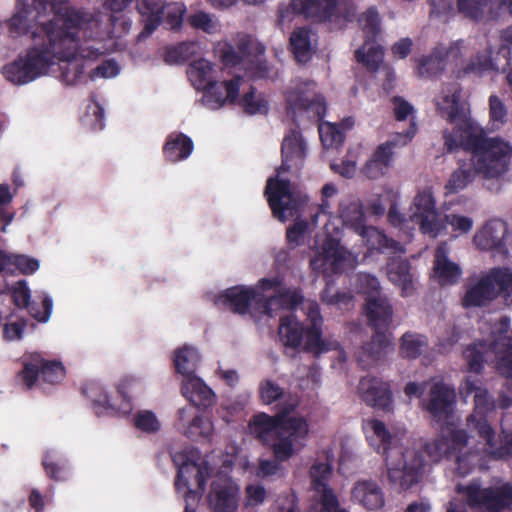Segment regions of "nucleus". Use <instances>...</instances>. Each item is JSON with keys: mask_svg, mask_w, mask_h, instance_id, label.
<instances>
[{"mask_svg": "<svg viewBox=\"0 0 512 512\" xmlns=\"http://www.w3.org/2000/svg\"><path fill=\"white\" fill-rule=\"evenodd\" d=\"M69 0H36L54 18L32 32L34 45L3 67L4 77L17 85L27 84L48 73L56 62H67L62 72L65 82L77 85L96 76V47L90 29L93 17L68 7Z\"/></svg>", "mask_w": 512, "mask_h": 512, "instance_id": "nucleus-1", "label": "nucleus"}, {"mask_svg": "<svg viewBox=\"0 0 512 512\" xmlns=\"http://www.w3.org/2000/svg\"><path fill=\"white\" fill-rule=\"evenodd\" d=\"M364 430L370 445L384 456L386 476L391 485L408 490L421 480L427 465L422 448L396 446V438L377 419L366 421Z\"/></svg>", "mask_w": 512, "mask_h": 512, "instance_id": "nucleus-2", "label": "nucleus"}, {"mask_svg": "<svg viewBox=\"0 0 512 512\" xmlns=\"http://www.w3.org/2000/svg\"><path fill=\"white\" fill-rule=\"evenodd\" d=\"M297 397L288 399L275 417L261 413L255 415L250 422L251 433L262 443L268 445L273 456L289 460L297 455L305 446L309 426L302 416L287 414L298 406Z\"/></svg>", "mask_w": 512, "mask_h": 512, "instance_id": "nucleus-3", "label": "nucleus"}, {"mask_svg": "<svg viewBox=\"0 0 512 512\" xmlns=\"http://www.w3.org/2000/svg\"><path fill=\"white\" fill-rule=\"evenodd\" d=\"M301 299L298 291L285 288L278 278H263L254 287L239 285L224 290L215 303L238 314L274 316L281 309L296 308Z\"/></svg>", "mask_w": 512, "mask_h": 512, "instance_id": "nucleus-4", "label": "nucleus"}, {"mask_svg": "<svg viewBox=\"0 0 512 512\" xmlns=\"http://www.w3.org/2000/svg\"><path fill=\"white\" fill-rule=\"evenodd\" d=\"M282 165L276 178L267 181L265 194L273 215L281 222L295 217L307 204L308 196L282 176L283 171L299 169L306 156V143L299 131L291 129L282 142Z\"/></svg>", "mask_w": 512, "mask_h": 512, "instance_id": "nucleus-5", "label": "nucleus"}, {"mask_svg": "<svg viewBox=\"0 0 512 512\" xmlns=\"http://www.w3.org/2000/svg\"><path fill=\"white\" fill-rule=\"evenodd\" d=\"M300 303H302V310L310 321V326L305 328L293 314L282 317L278 333L283 345L311 352L314 355L336 351L339 362H344L346 353L341 349L339 343L336 340L321 338L322 317L318 304L311 300L303 302V298L298 304Z\"/></svg>", "mask_w": 512, "mask_h": 512, "instance_id": "nucleus-6", "label": "nucleus"}, {"mask_svg": "<svg viewBox=\"0 0 512 512\" xmlns=\"http://www.w3.org/2000/svg\"><path fill=\"white\" fill-rule=\"evenodd\" d=\"M173 462L178 468L176 491L185 498L187 503L184 512H195L190 506L199 501L206 478L214 472V456L201 457L198 450L185 448L173 454Z\"/></svg>", "mask_w": 512, "mask_h": 512, "instance_id": "nucleus-7", "label": "nucleus"}, {"mask_svg": "<svg viewBox=\"0 0 512 512\" xmlns=\"http://www.w3.org/2000/svg\"><path fill=\"white\" fill-rule=\"evenodd\" d=\"M410 220L419 226L421 232L431 237L438 236L450 225L457 235L468 234L474 221L471 217L460 214H447L442 216L436 209L435 199L428 190L419 192L410 206Z\"/></svg>", "mask_w": 512, "mask_h": 512, "instance_id": "nucleus-8", "label": "nucleus"}, {"mask_svg": "<svg viewBox=\"0 0 512 512\" xmlns=\"http://www.w3.org/2000/svg\"><path fill=\"white\" fill-rule=\"evenodd\" d=\"M339 227L329 217L325 222L322 233H317L314 239V256L310 259L311 269L324 276H331L342 271L346 266H353V255L341 245L338 238Z\"/></svg>", "mask_w": 512, "mask_h": 512, "instance_id": "nucleus-9", "label": "nucleus"}, {"mask_svg": "<svg viewBox=\"0 0 512 512\" xmlns=\"http://www.w3.org/2000/svg\"><path fill=\"white\" fill-rule=\"evenodd\" d=\"M471 393H474V411L467 418V429L479 441L480 446L477 449L493 457H502L505 453L493 448L494 431L486 417L494 409V403L476 380L467 378L460 387V394L468 396Z\"/></svg>", "mask_w": 512, "mask_h": 512, "instance_id": "nucleus-10", "label": "nucleus"}, {"mask_svg": "<svg viewBox=\"0 0 512 512\" xmlns=\"http://www.w3.org/2000/svg\"><path fill=\"white\" fill-rule=\"evenodd\" d=\"M456 491L461 499L450 501L447 512H465L466 504L475 509H485L487 512H502L512 504V485L499 483L497 485L481 488L479 483L471 482L468 485H457Z\"/></svg>", "mask_w": 512, "mask_h": 512, "instance_id": "nucleus-11", "label": "nucleus"}, {"mask_svg": "<svg viewBox=\"0 0 512 512\" xmlns=\"http://www.w3.org/2000/svg\"><path fill=\"white\" fill-rule=\"evenodd\" d=\"M512 146L501 138L480 139L468 160L477 175L485 179L499 178L509 168Z\"/></svg>", "mask_w": 512, "mask_h": 512, "instance_id": "nucleus-12", "label": "nucleus"}, {"mask_svg": "<svg viewBox=\"0 0 512 512\" xmlns=\"http://www.w3.org/2000/svg\"><path fill=\"white\" fill-rule=\"evenodd\" d=\"M479 446V441L475 435L467 434L465 430H454L450 432V439L438 438L427 444L422 451L425 459L427 455L431 461L435 462L443 456L460 452L461 454L456 457L458 470L460 474H466L473 466V463L466 464V455L472 453V451L483 452V450L477 449Z\"/></svg>", "mask_w": 512, "mask_h": 512, "instance_id": "nucleus-13", "label": "nucleus"}, {"mask_svg": "<svg viewBox=\"0 0 512 512\" xmlns=\"http://www.w3.org/2000/svg\"><path fill=\"white\" fill-rule=\"evenodd\" d=\"M479 446V441L475 435L467 434L465 430H454L450 432V439L438 438L427 444L422 451L425 459L427 455L431 461L435 462L443 456L460 452L461 454L456 457L458 470L460 474H466L473 466V463L466 464V455L472 453V451L483 452V450L477 449Z\"/></svg>", "mask_w": 512, "mask_h": 512, "instance_id": "nucleus-14", "label": "nucleus"}, {"mask_svg": "<svg viewBox=\"0 0 512 512\" xmlns=\"http://www.w3.org/2000/svg\"><path fill=\"white\" fill-rule=\"evenodd\" d=\"M471 48V41L463 39L438 43L429 56L418 60L417 72L421 77H431L442 73L447 65L459 66Z\"/></svg>", "mask_w": 512, "mask_h": 512, "instance_id": "nucleus-15", "label": "nucleus"}, {"mask_svg": "<svg viewBox=\"0 0 512 512\" xmlns=\"http://www.w3.org/2000/svg\"><path fill=\"white\" fill-rule=\"evenodd\" d=\"M287 109L293 117L297 113H308L310 117H321L325 112L323 97L316 92L312 81L295 79L286 92Z\"/></svg>", "mask_w": 512, "mask_h": 512, "instance_id": "nucleus-16", "label": "nucleus"}, {"mask_svg": "<svg viewBox=\"0 0 512 512\" xmlns=\"http://www.w3.org/2000/svg\"><path fill=\"white\" fill-rule=\"evenodd\" d=\"M509 228L501 219H490L480 226L473 235L472 243L480 251L505 258L508 255Z\"/></svg>", "mask_w": 512, "mask_h": 512, "instance_id": "nucleus-17", "label": "nucleus"}, {"mask_svg": "<svg viewBox=\"0 0 512 512\" xmlns=\"http://www.w3.org/2000/svg\"><path fill=\"white\" fill-rule=\"evenodd\" d=\"M510 327L508 317H500L490 327L489 349L494 354L497 371L503 376L512 378V339L505 333Z\"/></svg>", "mask_w": 512, "mask_h": 512, "instance_id": "nucleus-18", "label": "nucleus"}, {"mask_svg": "<svg viewBox=\"0 0 512 512\" xmlns=\"http://www.w3.org/2000/svg\"><path fill=\"white\" fill-rule=\"evenodd\" d=\"M240 487L231 477L219 473L213 479L208 494L212 512H237L240 504Z\"/></svg>", "mask_w": 512, "mask_h": 512, "instance_id": "nucleus-19", "label": "nucleus"}, {"mask_svg": "<svg viewBox=\"0 0 512 512\" xmlns=\"http://www.w3.org/2000/svg\"><path fill=\"white\" fill-rule=\"evenodd\" d=\"M455 399L454 389L443 382H436L430 387L424 407L436 423L449 425L452 423Z\"/></svg>", "mask_w": 512, "mask_h": 512, "instance_id": "nucleus-20", "label": "nucleus"}, {"mask_svg": "<svg viewBox=\"0 0 512 512\" xmlns=\"http://www.w3.org/2000/svg\"><path fill=\"white\" fill-rule=\"evenodd\" d=\"M238 52L240 54L239 63L253 78H269L270 70L264 60V47L252 37L243 35L237 42Z\"/></svg>", "mask_w": 512, "mask_h": 512, "instance_id": "nucleus-21", "label": "nucleus"}, {"mask_svg": "<svg viewBox=\"0 0 512 512\" xmlns=\"http://www.w3.org/2000/svg\"><path fill=\"white\" fill-rule=\"evenodd\" d=\"M452 131H443L444 148L447 152H454L459 149H472L478 143L480 129L469 116L461 120H449Z\"/></svg>", "mask_w": 512, "mask_h": 512, "instance_id": "nucleus-22", "label": "nucleus"}, {"mask_svg": "<svg viewBox=\"0 0 512 512\" xmlns=\"http://www.w3.org/2000/svg\"><path fill=\"white\" fill-rule=\"evenodd\" d=\"M358 393L366 404L376 409L389 411L392 407L389 386L378 378L371 376L362 377L359 381Z\"/></svg>", "mask_w": 512, "mask_h": 512, "instance_id": "nucleus-23", "label": "nucleus"}, {"mask_svg": "<svg viewBox=\"0 0 512 512\" xmlns=\"http://www.w3.org/2000/svg\"><path fill=\"white\" fill-rule=\"evenodd\" d=\"M352 501L368 511H378L385 505V493L380 484L372 479L356 481L351 490Z\"/></svg>", "mask_w": 512, "mask_h": 512, "instance_id": "nucleus-24", "label": "nucleus"}, {"mask_svg": "<svg viewBox=\"0 0 512 512\" xmlns=\"http://www.w3.org/2000/svg\"><path fill=\"white\" fill-rule=\"evenodd\" d=\"M243 82L241 77L224 82L216 81L204 92L201 99L203 106L210 110H217L227 103L234 102Z\"/></svg>", "mask_w": 512, "mask_h": 512, "instance_id": "nucleus-25", "label": "nucleus"}, {"mask_svg": "<svg viewBox=\"0 0 512 512\" xmlns=\"http://www.w3.org/2000/svg\"><path fill=\"white\" fill-rule=\"evenodd\" d=\"M393 351L394 344L390 336L376 333L370 342L362 346L357 360L364 368H368L384 361Z\"/></svg>", "mask_w": 512, "mask_h": 512, "instance_id": "nucleus-26", "label": "nucleus"}, {"mask_svg": "<svg viewBox=\"0 0 512 512\" xmlns=\"http://www.w3.org/2000/svg\"><path fill=\"white\" fill-rule=\"evenodd\" d=\"M436 105L443 118L449 120H461L469 116L465 103L460 101V88L451 83L443 86L441 93L436 98Z\"/></svg>", "mask_w": 512, "mask_h": 512, "instance_id": "nucleus-27", "label": "nucleus"}, {"mask_svg": "<svg viewBox=\"0 0 512 512\" xmlns=\"http://www.w3.org/2000/svg\"><path fill=\"white\" fill-rule=\"evenodd\" d=\"M449 252L446 242L440 243L435 250L433 276L441 285L454 284L461 276V268L449 258Z\"/></svg>", "mask_w": 512, "mask_h": 512, "instance_id": "nucleus-28", "label": "nucleus"}, {"mask_svg": "<svg viewBox=\"0 0 512 512\" xmlns=\"http://www.w3.org/2000/svg\"><path fill=\"white\" fill-rule=\"evenodd\" d=\"M399 193L393 188H385L382 193L378 194L375 199L370 202V209L375 215H383L386 211V207L389 206L388 219L394 226L401 228H410L409 223H413L410 220L404 218L397 207V201Z\"/></svg>", "mask_w": 512, "mask_h": 512, "instance_id": "nucleus-29", "label": "nucleus"}, {"mask_svg": "<svg viewBox=\"0 0 512 512\" xmlns=\"http://www.w3.org/2000/svg\"><path fill=\"white\" fill-rule=\"evenodd\" d=\"M497 298L489 272L483 275L477 282L467 287L462 305L465 308L480 307Z\"/></svg>", "mask_w": 512, "mask_h": 512, "instance_id": "nucleus-30", "label": "nucleus"}, {"mask_svg": "<svg viewBox=\"0 0 512 512\" xmlns=\"http://www.w3.org/2000/svg\"><path fill=\"white\" fill-rule=\"evenodd\" d=\"M182 395L193 405L208 408L216 402L215 393L197 376L182 380Z\"/></svg>", "mask_w": 512, "mask_h": 512, "instance_id": "nucleus-31", "label": "nucleus"}, {"mask_svg": "<svg viewBox=\"0 0 512 512\" xmlns=\"http://www.w3.org/2000/svg\"><path fill=\"white\" fill-rule=\"evenodd\" d=\"M33 10L36 11V16L48 11L39 8L36 0H16V12L8 22L11 34L20 36L28 32V16Z\"/></svg>", "mask_w": 512, "mask_h": 512, "instance_id": "nucleus-32", "label": "nucleus"}, {"mask_svg": "<svg viewBox=\"0 0 512 512\" xmlns=\"http://www.w3.org/2000/svg\"><path fill=\"white\" fill-rule=\"evenodd\" d=\"M187 74L192 85L198 90H204V92L217 79V70L214 65L203 58L193 61L188 67Z\"/></svg>", "mask_w": 512, "mask_h": 512, "instance_id": "nucleus-33", "label": "nucleus"}, {"mask_svg": "<svg viewBox=\"0 0 512 512\" xmlns=\"http://www.w3.org/2000/svg\"><path fill=\"white\" fill-rule=\"evenodd\" d=\"M336 4L337 0H292L290 7L297 14L326 19L333 16Z\"/></svg>", "mask_w": 512, "mask_h": 512, "instance_id": "nucleus-34", "label": "nucleus"}, {"mask_svg": "<svg viewBox=\"0 0 512 512\" xmlns=\"http://www.w3.org/2000/svg\"><path fill=\"white\" fill-rule=\"evenodd\" d=\"M339 215L343 225L359 234L367 225L362 203L357 199L343 200L339 206Z\"/></svg>", "mask_w": 512, "mask_h": 512, "instance_id": "nucleus-35", "label": "nucleus"}, {"mask_svg": "<svg viewBox=\"0 0 512 512\" xmlns=\"http://www.w3.org/2000/svg\"><path fill=\"white\" fill-rule=\"evenodd\" d=\"M200 361V354L196 347L185 344L178 347L173 353L175 369L183 376V379L196 376L194 374Z\"/></svg>", "mask_w": 512, "mask_h": 512, "instance_id": "nucleus-36", "label": "nucleus"}, {"mask_svg": "<svg viewBox=\"0 0 512 512\" xmlns=\"http://www.w3.org/2000/svg\"><path fill=\"white\" fill-rule=\"evenodd\" d=\"M358 235L371 250L387 253H403V247L396 241L388 239L380 230L373 226H366Z\"/></svg>", "mask_w": 512, "mask_h": 512, "instance_id": "nucleus-37", "label": "nucleus"}, {"mask_svg": "<svg viewBox=\"0 0 512 512\" xmlns=\"http://www.w3.org/2000/svg\"><path fill=\"white\" fill-rule=\"evenodd\" d=\"M164 6V0H139L137 7L144 18V29L139 34L140 38L147 37L159 26Z\"/></svg>", "mask_w": 512, "mask_h": 512, "instance_id": "nucleus-38", "label": "nucleus"}, {"mask_svg": "<svg viewBox=\"0 0 512 512\" xmlns=\"http://www.w3.org/2000/svg\"><path fill=\"white\" fill-rule=\"evenodd\" d=\"M379 40H364L362 46L355 51V58L370 71L379 69L384 59V48Z\"/></svg>", "mask_w": 512, "mask_h": 512, "instance_id": "nucleus-39", "label": "nucleus"}, {"mask_svg": "<svg viewBox=\"0 0 512 512\" xmlns=\"http://www.w3.org/2000/svg\"><path fill=\"white\" fill-rule=\"evenodd\" d=\"M366 315L376 328L387 325L391 320L392 311L386 297L369 296L366 299Z\"/></svg>", "mask_w": 512, "mask_h": 512, "instance_id": "nucleus-40", "label": "nucleus"}, {"mask_svg": "<svg viewBox=\"0 0 512 512\" xmlns=\"http://www.w3.org/2000/svg\"><path fill=\"white\" fill-rule=\"evenodd\" d=\"M315 35L308 29L298 28L290 36L295 58L300 63L307 62L313 53Z\"/></svg>", "mask_w": 512, "mask_h": 512, "instance_id": "nucleus-41", "label": "nucleus"}, {"mask_svg": "<svg viewBox=\"0 0 512 512\" xmlns=\"http://www.w3.org/2000/svg\"><path fill=\"white\" fill-rule=\"evenodd\" d=\"M390 281L399 286L403 294L408 295L412 291L413 275L410 265L406 260L393 258L387 266Z\"/></svg>", "mask_w": 512, "mask_h": 512, "instance_id": "nucleus-42", "label": "nucleus"}, {"mask_svg": "<svg viewBox=\"0 0 512 512\" xmlns=\"http://www.w3.org/2000/svg\"><path fill=\"white\" fill-rule=\"evenodd\" d=\"M458 168L450 175L445 184V194H456L468 187L477 175L469 161L460 160Z\"/></svg>", "mask_w": 512, "mask_h": 512, "instance_id": "nucleus-43", "label": "nucleus"}, {"mask_svg": "<svg viewBox=\"0 0 512 512\" xmlns=\"http://www.w3.org/2000/svg\"><path fill=\"white\" fill-rule=\"evenodd\" d=\"M42 466L47 477L53 481L63 482L70 477L71 472L68 460L53 451H47L44 454Z\"/></svg>", "mask_w": 512, "mask_h": 512, "instance_id": "nucleus-44", "label": "nucleus"}, {"mask_svg": "<svg viewBox=\"0 0 512 512\" xmlns=\"http://www.w3.org/2000/svg\"><path fill=\"white\" fill-rule=\"evenodd\" d=\"M392 162V153L387 146H378L372 157L362 169L363 174L369 179H377L384 176Z\"/></svg>", "mask_w": 512, "mask_h": 512, "instance_id": "nucleus-45", "label": "nucleus"}, {"mask_svg": "<svg viewBox=\"0 0 512 512\" xmlns=\"http://www.w3.org/2000/svg\"><path fill=\"white\" fill-rule=\"evenodd\" d=\"M192 150V140L184 134L170 135L164 146L165 156L171 162H177L187 158Z\"/></svg>", "mask_w": 512, "mask_h": 512, "instance_id": "nucleus-46", "label": "nucleus"}, {"mask_svg": "<svg viewBox=\"0 0 512 512\" xmlns=\"http://www.w3.org/2000/svg\"><path fill=\"white\" fill-rule=\"evenodd\" d=\"M428 347V341L425 336L406 332L400 338L399 353L402 357L415 359L419 357Z\"/></svg>", "mask_w": 512, "mask_h": 512, "instance_id": "nucleus-47", "label": "nucleus"}, {"mask_svg": "<svg viewBox=\"0 0 512 512\" xmlns=\"http://www.w3.org/2000/svg\"><path fill=\"white\" fill-rule=\"evenodd\" d=\"M41 371V355L32 353L22 360V369L18 372L17 377L23 383L27 390L34 387L40 377Z\"/></svg>", "mask_w": 512, "mask_h": 512, "instance_id": "nucleus-48", "label": "nucleus"}, {"mask_svg": "<svg viewBox=\"0 0 512 512\" xmlns=\"http://www.w3.org/2000/svg\"><path fill=\"white\" fill-rule=\"evenodd\" d=\"M496 289V295L502 296L507 303L512 304V269L497 267L489 271Z\"/></svg>", "mask_w": 512, "mask_h": 512, "instance_id": "nucleus-49", "label": "nucleus"}, {"mask_svg": "<svg viewBox=\"0 0 512 512\" xmlns=\"http://www.w3.org/2000/svg\"><path fill=\"white\" fill-rule=\"evenodd\" d=\"M364 40H379L382 28L381 19L376 9L369 8L358 19Z\"/></svg>", "mask_w": 512, "mask_h": 512, "instance_id": "nucleus-50", "label": "nucleus"}, {"mask_svg": "<svg viewBox=\"0 0 512 512\" xmlns=\"http://www.w3.org/2000/svg\"><path fill=\"white\" fill-rule=\"evenodd\" d=\"M187 22L192 28L207 34H217L222 28L219 19L214 14L202 10L191 13L187 17Z\"/></svg>", "mask_w": 512, "mask_h": 512, "instance_id": "nucleus-51", "label": "nucleus"}, {"mask_svg": "<svg viewBox=\"0 0 512 512\" xmlns=\"http://www.w3.org/2000/svg\"><path fill=\"white\" fill-rule=\"evenodd\" d=\"M332 475V467L328 462H316L310 471L312 485L317 493V497L325 495L326 493H333L327 486V481Z\"/></svg>", "mask_w": 512, "mask_h": 512, "instance_id": "nucleus-52", "label": "nucleus"}, {"mask_svg": "<svg viewBox=\"0 0 512 512\" xmlns=\"http://www.w3.org/2000/svg\"><path fill=\"white\" fill-rule=\"evenodd\" d=\"M40 376L42 380L48 384H58L66 376V369L62 362L58 360H46L41 356V371Z\"/></svg>", "mask_w": 512, "mask_h": 512, "instance_id": "nucleus-53", "label": "nucleus"}, {"mask_svg": "<svg viewBox=\"0 0 512 512\" xmlns=\"http://www.w3.org/2000/svg\"><path fill=\"white\" fill-rule=\"evenodd\" d=\"M318 130L325 149L338 148L343 143V133L336 124L324 122L319 125Z\"/></svg>", "mask_w": 512, "mask_h": 512, "instance_id": "nucleus-54", "label": "nucleus"}, {"mask_svg": "<svg viewBox=\"0 0 512 512\" xmlns=\"http://www.w3.org/2000/svg\"><path fill=\"white\" fill-rule=\"evenodd\" d=\"M267 490L260 483H250L244 489L243 505L246 509H255L265 503Z\"/></svg>", "mask_w": 512, "mask_h": 512, "instance_id": "nucleus-55", "label": "nucleus"}, {"mask_svg": "<svg viewBox=\"0 0 512 512\" xmlns=\"http://www.w3.org/2000/svg\"><path fill=\"white\" fill-rule=\"evenodd\" d=\"M487 4L488 0H457V10L466 18L480 20Z\"/></svg>", "mask_w": 512, "mask_h": 512, "instance_id": "nucleus-56", "label": "nucleus"}, {"mask_svg": "<svg viewBox=\"0 0 512 512\" xmlns=\"http://www.w3.org/2000/svg\"><path fill=\"white\" fill-rule=\"evenodd\" d=\"M134 425L145 433H156L161 429V421L150 410H140L134 415Z\"/></svg>", "mask_w": 512, "mask_h": 512, "instance_id": "nucleus-57", "label": "nucleus"}, {"mask_svg": "<svg viewBox=\"0 0 512 512\" xmlns=\"http://www.w3.org/2000/svg\"><path fill=\"white\" fill-rule=\"evenodd\" d=\"M489 117L490 124L494 129H500L507 122L508 113L506 106L496 95L489 97Z\"/></svg>", "mask_w": 512, "mask_h": 512, "instance_id": "nucleus-58", "label": "nucleus"}, {"mask_svg": "<svg viewBox=\"0 0 512 512\" xmlns=\"http://www.w3.org/2000/svg\"><path fill=\"white\" fill-rule=\"evenodd\" d=\"M199 50V45L196 42H182L175 47L167 50L165 59L168 63H177L184 61L191 56L195 55Z\"/></svg>", "mask_w": 512, "mask_h": 512, "instance_id": "nucleus-59", "label": "nucleus"}, {"mask_svg": "<svg viewBox=\"0 0 512 512\" xmlns=\"http://www.w3.org/2000/svg\"><path fill=\"white\" fill-rule=\"evenodd\" d=\"M242 106L249 114H264L268 111V101L263 94L256 93L254 89L244 95Z\"/></svg>", "mask_w": 512, "mask_h": 512, "instance_id": "nucleus-60", "label": "nucleus"}, {"mask_svg": "<svg viewBox=\"0 0 512 512\" xmlns=\"http://www.w3.org/2000/svg\"><path fill=\"white\" fill-rule=\"evenodd\" d=\"M285 461L286 460L278 459L275 456L273 459L260 458L256 474L261 478L283 476L285 474V470L281 463Z\"/></svg>", "mask_w": 512, "mask_h": 512, "instance_id": "nucleus-61", "label": "nucleus"}, {"mask_svg": "<svg viewBox=\"0 0 512 512\" xmlns=\"http://www.w3.org/2000/svg\"><path fill=\"white\" fill-rule=\"evenodd\" d=\"M185 12L186 8L184 4L171 3L164 6V10L161 13V20L165 16L166 25L172 30H177L182 25L183 15Z\"/></svg>", "mask_w": 512, "mask_h": 512, "instance_id": "nucleus-62", "label": "nucleus"}, {"mask_svg": "<svg viewBox=\"0 0 512 512\" xmlns=\"http://www.w3.org/2000/svg\"><path fill=\"white\" fill-rule=\"evenodd\" d=\"M486 349V343H478L468 346L464 352V359L467 362L468 369L472 372L479 373L483 364V351Z\"/></svg>", "mask_w": 512, "mask_h": 512, "instance_id": "nucleus-63", "label": "nucleus"}, {"mask_svg": "<svg viewBox=\"0 0 512 512\" xmlns=\"http://www.w3.org/2000/svg\"><path fill=\"white\" fill-rule=\"evenodd\" d=\"M212 431V423L198 415L193 417L192 422L183 429V433L189 438L208 437Z\"/></svg>", "mask_w": 512, "mask_h": 512, "instance_id": "nucleus-64", "label": "nucleus"}]
</instances>
